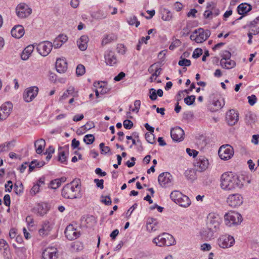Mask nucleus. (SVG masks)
I'll return each mask as SVG.
<instances>
[{
    "label": "nucleus",
    "instance_id": "nucleus-36",
    "mask_svg": "<svg viewBox=\"0 0 259 259\" xmlns=\"http://www.w3.org/2000/svg\"><path fill=\"white\" fill-rule=\"evenodd\" d=\"M62 148L59 147L58 156V160L63 164H67V157L64 151H62Z\"/></svg>",
    "mask_w": 259,
    "mask_h": 259
},
{
    "label": "nucleus",
    "instance_id": "nucleus-57",
    "mask_svg": "<svg viewBox=\"0 0 259 259\" xmlns=\"http://www.w3.org/2000/svg\"><path fill=\"white\" fill-rule=\"evenodd\" d=\"M23 190H24L23 185L22 183H20L19 184V188H17V189H16V190H15V192L17 195H20L23 193Z\"/></svg>",
    "mask_w": 259,
    "mask_h": 259
},
{
    "label": "nucleus",
    "instance_id": "nucleus-14",
    "mask_svg": "<svg viewBox=\"0 0 259 259\" xmlns=\"http://www.w3.org/2000/svg\"><path fill=\"white\" fill-rule=\"evenodd\" d=\"M13 108V105L10 102L3 104L0 107V121L5 120L10 114Z\"/></svg>",
    "mask_w": 259,
    "mask_h": 259
},
{
    "label": "nucleus",
    "instance_id": "nucleus-5",
    "mask_svg": "<svg viewBox=\"0 0 259 259\" xmlns=\"http://www.w3.org/2000/svg\"><path fill=\"white\" fill-rule=\"evenodd\" d=\"M224 219L226 224L229 227L239 225L242 221L241 215L234 211H230L226 213L224 215Z\"/></svg>",
    "mask_w": 259,
    "mask_h": 259
},
{
    "label": "nucleus",
    "instance_id": "nucleus-52",
    "mask_svg": "<svg viewBox=\"0 0 259 259\" xmlns=\"http://www.w3.org/2000/svg\"><path fill=\"white\" fill-rule=\"evenodd\" d=\"M95 183L98 188L103 189L104 188V180L103 179L99 180L98 179H95L94 180Z\"/></svg>",
    "mask_w": 259,
    "mask_h": 259
},
{
    "label": "nucleus",
    "instance_id": "nucleus-56",
    "mask_svg": "<svg viewBox=\"0 0 259 259\" xmlns=\"http://www.w3.org/2000/svg\"><path fill=\"white\" fill-rule=\"evenodd\" d=\"M140 106H141V102L140 100H137L135 101L134 102V106H135V108H133L132 110L133 112H139V110L140 109Z\"/></svg>",
    "mask_w": 259,
    "mask_h": 259
},
{
    "label": "nucleus",
    "instance_id": "nucleus-38",
    "mask_svg": "<svg viewBox=\"0 0 259 259\" xmlns=\"http://www.w3.org/2000/svg\"><path fill=\"white\" fill-rule=\"evenodd\" d=\"M61 184V181L60 179H55L54 180H52L50 182V185L49 186V187L53 189H56Z\"/></svg>",
    "mask_w": 259,
    "mask_h": 259
},
{
    "label": "nucleus",
    "instance_id": "nucleus-63",
    "mask_svg": "<svg viewBox=\"0 0 259 259\" xmlns=\"http://www.w3.org/2000/svg\"><path fill=\"white\" fill-rule=\"evenodd\" d=\"M60 39L57 37L54 40L53 44V47H54L55 49H58L60 48L63 43L61 41H60Z\"/></svg>",
    "mask_w": 259,
    "mask_h": 259
},
{
    "label": "nucleus",
    "instance_id": "nucleus-9",
    "mask_svg": "<svg viewBox=\"0 0 259 259\" xmlns=\"http://www.w3.org/2000/svg\"><path fill=\"white\" fill-rule=\"evenodd\" d=\"M235 243V239L232 236L224 235L220 237L218 240L219 246L223 248L230 247Z\"/></svg>",
    "mask_w": 259,
    "mask_h": 259
},
{
    "label": "nucleus",
    "instance_id": "nucleus-16",
    "mask_svg": "<svg viewBox=\"0 0 259 259\" xmlns=\"http://www.w3.org/2000/svg\"><path fill=\"white\" fill-rule=\"evenodd\" d=\"M226 120L230 125H235L239 120V114L234 109H231L226 113Z\"/></svg>",
    "mask_w": 259,
    "mask_h": 259
},
{
    "label": "nucleus",
    "instance_id": "nucleus-19",
    "mask_svg": "<svg viewBox=\"0 0 259 259\" xmlns=\"http://www.w3.org/2000/svg\"><path fill=\"white\" fill-rule=\"evenodd\" d=\"M105 62L107 65L113 66L117 63V58L115 53L111 50H107L104 54Z\"/></svg>",
    "mask_w": 259,
    "mask_h": 259
},
{
    "label": "nucleus",
    "instance_id": "nucleus-17",
    "mask_svg": "<svg viewBox=\"0 0 259 259\" xmlns=\"http://www.w3.org/2000/svg\"><path fill=\"white\" fill-rule=\"evenodd\" d=\"M64 233L66 238L69 240L77 238L79 235V232L77 231L72 225H69L65 229Z\"/></svg>",
    "mask_w": 259,
    "mask_h": 259
},
{
    "label": "nucleus",
    "instance_id": "nucleus-7",
    "mask_svg": "<svg viewBox=\"0 0 259 259\" xmlns=\"http://www.w3.org/2000/svg\"><path fill=\"white\" fill-rule=\"evenodd\" d=\"M234 153V151L233 147L228 144L221 146L218 151V154L220 158L225 161L231 159Z\"/></svg>",
    "mask_w": 259,
    "mask_h": 259
},
{
    "label": "nucleus",
    "instance_id": "nucleus-24",
    "mask_svg": "<svg viewBox=\"0 0 259 259\" xmlns=\"http://www.w3.org/2000/svg\"><path fill=\"white\" fill-rule=\"evenodd\" d=\"M215 4L212 2L207 3L206 10L203 13L204 18L205 19H212V11L215 6Z\"/></svg>",
    "mask_w": 259,
    "mask_h": 259
},
{
    "label": "nucleus",
    "instance_id": "nucleus-28",
    "mask_svg": "<svg viewBox=\"0 0 259 259\" xmlns=\"http://www.w3.org/2000/svg\"><path fill=\"white\" fill-rule=\"evenodd\" d=\"M33 50L34 46L33 45H29L26 47L21 53V59L23 60H27L33 52Z\"/></svg>",
    "mask_w": 259,
    "mask_h": 259
},
{
    "label": "nucleus",
    "instance_id": "nucleus-21",
    "mask_svg": "<svg viewBox=\"0 0 259 259\" xmlns=\"http://www.w3.org/2000/svg\"><path fill=\"white\" fill-rule=\"evenodd\" d=\"M210 31L208 29L200 31L198 34L195 37V41L197 43H202L205 41L210 35Z\"/></svg>",
    "mask_w": 259,
    "mask_h": 259
},
{
    "label": "nucleus",
    "instance_id": "nucleus-53",
    "mask_svg": "<svg viewBox=\"0 0 259 259\" xmlns=\"http://www.w3.org/2000/svg\"><path fill=\"white\" fill-rule=\"evenodd\" d=\"M162 70V69L160 67L158 68L156 67L155 68V72L151 75V77H150V80L151 82H152L153 81V77H157L160 74V71Z\"/></svg>",
    "mask_w": 259,
    "mask_h": 259
},
{
    "label": "nucleus",
    "instance_id": "nucleus-61",
    "mask_svg": "<svg viewBox=\"0 0 259 259\" xmlns=\"http://www.w3.org/2000/svg\"><path fill=\"white\" fill-rule=\"evenodd\" d=\"M83 127L85 130H89L95 127V124L93 121H89L83 126Z\"/></svg>",
    "mask_w": 259,
    "mask_h": 259
},
{
    "label": "nucleus",
    "instance_id": "nucleus-43",
    "mask_svg": "<svg viewBox=\"0 0 259 259\" xmlns=\"http://www.w3.org/2000/svg\"><path fill=\"white\" fill-rule=\"evenodd\" d=\"M85 67L82 64H79L77 66L76 69V74L77 76L83 75L85 72Z\"/></svg>",
    "mask_w": 259,
    "mask_h": 259
},
{
    "label": "nucleus",
    "instance_id": "nucleus-6",
    "mask_svg": "<svg viewBox=\"0 0 259 259\" xmlns=\"http://www.w3.org/2000/svg\"><path fill=\"white\" fill-rule=\"evenodd\" d=\"M175 240L173 236L168 233H163L153 240V242L159 246H169L174 244Z\"/></svg>",
    "mask_w": 259,
    "mask_h": 259
},
{
    "label": "nucleus",
    "instance_id": "nucleus-25",
    "mask_svg": "<svg viewBox=\"0 0 259 259\" xmlns=\"http://www.w3.org/2000/svg\"><path fill=\"white\" fill-rule=\"evenodd\" d=\"M252 7L250 5L246 3H242L237 7V12L239 15H245L251 10Z\"/></svg>",
    "mask_w": 259,
    "mask_h": 259
},
{
    "label": "nucleus",
    "instance_id": "nucleus-20",
    "mask_svg": "<svg viewBox=\"0 0 259 259\" xmlns=\"http://www.w3.org/2000/svg\"><path fill=\"white\" fill-rule=\"evenodd\" d=\"M209 162L208 160L204 156H199L197 160L195 166L199 168V171H203L205 170L208 167Z\"/></svg>",
    "mask_w": 259,
    "mask_h": 259
},
{
    "label": "nucleus",
    "instance_id": "nucleus-39",
    "mask_svg": "<svg viewBox=\"0 0 259 259\" xmlns=\"http://www.w3.org/2000/svg\"><path fill=\"white\" fill-rule=\"evenodd\" d=\"M95 141V137L92 134L86 135L83 138V141L88 145L92 144Z\"/></svg>",
    "mask_w": 259,
    "mask_h": 259
},
{
    "label": "nucleus",
    "instance_id": "nucleus-45",
    "mask_svg": "<svg viewBox=\"0 0 259 259\" xmlns=\"http://www.w3.org/2000/svg\"><path fill=\"white\" fill-rule=\"evenodd\" d=\"M50 229H49V226L48 225H45L42 226V227L39 229V234L41 236H46L50 232Z\"/></svg>",
    "mask_w": 259,
    "mask_h": 259
},
{
    "label": "nucleus",
    "instance_id": "nucleus-49",
    "mask_svg": "<svg viewBox=\"0 0 259 259\" xmlns=\"http://www.w3.org/2000/svg\"><path fill=\"white\" fill-rule=\"evenodd\" d=\"M202 53L203 51L201 48H197L194 50L193 53L192 57L195 59H197L202 54Z\"/></svg>",
    "mask_w": 259,
    "mask_h": 259
},
{
    "label": "nucleus",
    "instance_id": "nucleus-33",
    "mask_svg": "<svg viewBox=\"0 0 259 259\" xmlns=\"http://www.w3.org/2000/svg\"><path fill=\"white\" fill-rule=\"evenodd\" d=\"M212 105H213L214 107L211 109V111L213 112L217 111L223 108L225 105V101L223 99H222L221 100H217L213 102Z\"/></svg>",
    "mask_w": 259,
    "mask_h": 259
},
{
    "label": "nucleus",
    "instance_id": "nucleus-8",
    "mask_svg": "<svg viewBox=\"0 0 259 259\" xmlns=\"http://www.w3.org/2000/svg\"><path fill=\"white\" fill-rule=\"evenodd\" d=\"M16 13L19 18H24L31 14L32 9L26 4L21 3L17 6Z\"/></svg>",
    "mask_w": 259,
    "mask_h": 259
},
{
    "label": "nucleus",
    "instance_id": "nucleus-30",
    "mask_svg": "<svg viewBox=\"0 0 259 259\" xmlns=\"http://www.w3.org/2000/svg\"><path fill=\"white\" fill-rule=\"evenodd\" d=\"M256 116L251 112H248L245 114V121L247 124L252 125L255 122Z\"/></svg>",
    "mask_w": 259,
    "mask_h": 259
},
{
    "label": "nucleus",
    "instance_id": "nucleus-1",
    "mask_svg": "<svg viewBox=\"0 0 259 259\" xmlns=\"http://www.w3.org/2000/svg\"><path fill=\"white\" fill-rule=\"evenodd\" d=\"M243 183L239 176L232 172H226L221 177V187L226 191H231L236 188H241Z\"/></svg>",
    "mask_w": 259,
    "mask_h": 259
},
{
    "label": "nucleus",
    "instance_id": "nucleus-23",
    "mask_svg": "<svg viewBox=\"0 0 259 259\" xmlns=\"http://www.w3.org/2000/svg\"><path fill=\"white\" fill-rule=\"evenodd\" d=\"M24 29L21 25L15 26L11 30L12 36L17 38L22 37L24 34Z\"/></svg>",
    "mask_w": 259,
    "mask_h": 259
},
{
    "label": "nucleus",
    "instance_id": "nucleus-50",
    "mask_svg": "<svg viewBox=\"0 0 259 259\" xmlns=\"http://www.w3.org/2000/svg\"><path fill=\"white\" fill-rule=\"evenodd\" d=\"M123 126L127 130H130L133 126V122L129 119H125L123 122Z\"/></svg>",
    "mask_w": 259,
    "mask_h": 259
},
{
    "label": "nucleus",
    "instance_id": "nucleus-54",
    "mask_svg": "<svg viewBox=\"0 0 259 259\" xmlns=\"http://www.w3.org/2000/svg\"><path fill=\"white\" fill-rule=\"evenodd\" d=\"M247 99L248 100V103L251 106L253 105L256 103L257 100L256 96L254 95H252L250 96H248L247 97Z\"/></svg>",
    "mask_w": 259,
    "mask_h": 259
},
{
    "label": "nucleus",
    "instance_id": "nucleus-2",
    "mask_svg": "<svg viewBox=\"0 0 259 259\" xmlns=\"http://www.w3.org/2000/svg\"><path fill=\"white\" fill-rule=\"evenodd\" d=\"M79 179H74L62 189L61 195L65 199H76L81 197Z\"/></svg>",
    "mask_w": 259,
    "mask_h": 259
},
{
    "label": "nucleus",
    "instance_id": "nucleus-46",
    "mask_svg": "<svg viewBox=\"0 0 259 259\" xmlns=\"http://www.w3.org/2000/svg\"><path fill=\"white\" fill-rule=\"evenodd\" d=\"M221 56L222 57V59L221 60H228L231 58V54L229 51L224 50L222 51Z\"/></svg>",
    "mask_w": 259,
    "mask_h": 259
},
{
    "label": "nucleus",
    "instance_id": "nucleus-27",
    "mask_svg": "<svg viewBox=\"0 0 259 259\" xmlns=\"http://www.w3.org/2000/svg\"><path fill=\"white\" fill-rule=\"evenodd\" d=\"M46 146V142L45 140L43 139H40L38 140H36L34 142V146L36 149V152L38 154H41Z\"/></svg>",
    "mask_w": 259,
    "mask_h": 259
},
{
    "label": "nucleus",
    "instance_id": "nucleus-40",
    "mask_svg": "<svg viewBox=\"0 0 259 259\" xmlns=\"http://www.w3.org/2000/svg\"><path fill=\"white\" fill-rule=\"evenodd\" d=\"M195 99L196 98L194 95L188 96L184 99V102L187 105L190 106L194 104Z\"/></svg>",
    "mask_w": 259,
    "mask_h": 259
},
{
    "label": "nucleus",
    "instance_id": "nucleus-48",
    "mask_svg": "<svg viewBox=\"0 0 259 259\" xmlns=\"http://www.w3.org/2000/svg\"><path fill=\"white\" fill-rule=\"evenodd\" d=\"M149 98L151 100L155 101L157 99V93L156 91L153 88H151L149 90Z\"/></svg>",
    "mask_w": 259,
    "mask_h": 259
},
{
    "label": "nucleus",
    "instance_id": "nucleus-41",
    "mask_svg": "<svg viewBox=\"0 0 259 259\" xmlns=\"http://www.w3.org/2000/svg\"><path fill=\"white\" fill-rule=\"evenodd\" d=\"M127 22L130 25H135L136 27H138L140 25V22L138 20L137 18L135 16H133L129 18Z\"/></svg>",
    "mask_w": 259,
    "mask_h": 259
},
{
    "label": "nucleus",
    "instance_id": "nucleus-13",
    "mask_svg": "<svg viewBox=\"0 0 259 259\" xmlns=\"http://www.w3.org/2000/svg\"><path fill=\"white\" fill-rule=\"evenodd\" d=\"M158 181L161 187L169 186L172 184V176L169 172H162L159 175Z\"/></svg>",
    "mask_w": 259,
    "mask_h": 259
},
{
    "label": "nucleus",
    "instance_id": "nucleus-51",
    "mask_svg": "<svg viewBox=\"0 0 259 259\" xmlns=\"http://www.w3.org/2000/svg\"><path fill=\"white\" fill-rule=\"evenodd\" d=\"M101 202L106 205H110L112 203L111 198L109 196H102Z\"/></svg>",
    "mask_w": 259,
    "mask_h": 259
},
{
    "label": "nucleus",
    "instance_id": "nucleus-37",
    "mask_svg": "<svg viewBox=\"0 0 259 259\" xmlns=\"http://www.w3.org/2000/svg\"><path fill=\"white\" fill-rule=\"evenodd\" d=\"M34 209L40 216L44 215L47 211L46 207H44L43 205L39 204L37 205Z\"/></svg>",
    "mask_w": 259,
    "mask_h": 259
},
{
    "label": "nucleus",
    "instance_id": "nucleus-34",
    "mask_svg": "<svg viewBox=\"0 0 259 259\" xmlns=\"http://www.w3.org/2000/svg\"><path fill=\"white\" fill-rule=\"evenodd\" d=\"M117 38L116 35L114 34L106 35L102 41V45H106L112 41L116 40Z\"/></svg>",
    "mask_w": 259,
    "mask_h": 259
},
{
    "label": "nucleus",
    "instance_id": "nucleus-42",
    "mask_svg": "<svg viewBox=\"0 0 259 259\" xmlns=\"http://www.w3.org/2000/svg\"><path fill=\"white\" fill-rule=\"evenodd\" d=\"M40 184H35L30 191V194L34 196L40 191Z\"/></svg>",
    "mask_w": 259,
    "mask_h": 259
},
{
    "label": "nucleus",
    "instance_id": "nucleus-11",
    "mask_svg": "<svg viewBox=\"0 0 259 259\" xmlns=\"http://www.w3.org/2000/svg\"><path fill=\"white\" fill-rule=\"evenodd\" d=\"M38 88L33 86L27 88L23 93V99L26 102H31L38 94Z\"/></svg>",
    "mask_w": 259,
    "mask_h": 259
},
{
    "label": "nucleus",
    "instance_id": "nucleus-35",
    "mask_svg": "<svg viewBox=\"0 0 259 259\" xmlns=\"http://www.w3.org/2000/svg\"><path fill=\"white\" fill-rule=\"evenodd\" d=\"M74 88L73 87H69L68 89L63 93V95L60 98V101L66 99L69 95L74 96L73 95Z\"/></svg>",
    "mask_w": 259,
    "mask_h": 259
},
{
    "label": "nucleus",
    "instance_id": "nucleus-26",
    "mask_svg": "<svg viewBox=\"0 0 259 259\" xmlns=\"http://www.w3.org/2000/svg\"><path fill=\"white\" fill-rule=\"evenodd\" d=\"M89 37L87 35H82L77 41V45L81 51H85L88 47Z\"/></svg>",
    "mask_w": 259,
    "mask_h": 259
},
{
    "label": "nucleus",
    "instance_id": "nucleus-44",
    "mask_svg": "<svg viewBox=\"0 0 259 259\" xmlns=\"http://www.w3.org/2000/svg\"><path fill=\"white\" fill-rule=\"evenodd\" d=\"M145 139L146 141L151 144L155 143V141L154 140V135L153 133H146L145 134Z\"/></svg>",
    "mask_w": 259,
    "mask_h": 259
},
{
    "label": "nucleus",
    "instance_id": "nucleus-3",
    "mask_svg": "<svg viewBox=\"0 0 259 259\" xmlns=\"http://www.w3.org/2000/svg\"><path fill=\"white\" fill-rule=\"evenodd\" d=\"M207 223V228L203 231V235L208 238H210L213 236L214 232L219 228L220 218L214 214L209 213Z\"/></svg>",
    "mask_w": 259,
    "mask_h": 259
},
{
    "label": "nucleus",
    "instance_id": "nucleus-59",
    "mask_svg": "<svg viewBox=\"0 0 259 259\" xmlns=\"http://www.w3.org/2000/svg\"><path fill=\"white\" fill-rule=\"evenodd\" d=\"M4 203L7 206H10L11 204L10 196L9 194H6L4 197Z\"/></svg>",
    "mask_w": 259,
    "mask_h": 259
},
{
    "label": "nucleus",
    "instance_id": "nucleus-64",
    "mask_svg": "<svg viewBox=\"0 0 259 259\" xmlns=\"http://www.w3.org/2000/svg\"><path fill=\"white\" fill-rule=\"evenodd\" d=\"M125 76V74L123 72H120L117 76H116L114 80L116 81H119Z\"/></svg>",
    "mask_w": 259,
    "mask_h": 259
},
{
    "label": "nucleus",
    "instance_id": "nucleus-58",
    "mask_svg": "<svg viewBox=\"0 0 259 259\" xmlns=\"http://www.w3.org/2000/svg\"><path fill=\"white\" fill-rule=\"evenodd\" d=\"M186 152L189 156H192L193 157H196L198 153V152L196 150H192L188 148L186 149Z\"/></svg>",
    "mask_w": 259,
    "mask_h": 259
},
{
    "label": "nucleus",
    "instance_id": "nucleus-31",
    "mask_svg": "<svg viewBox=\"0 0 259 259\" xmlns=\"http://www.w3.org/2000/svg\"><path fill=\"white\" fill-rule=\"evenodd\" d=\"M162 17L161 18L164 21H169L172 19V13L166 8H163L161 10Z\"/></svg>",
    "mask_w": 259,
    "mask_h": 259
},
{
    "label": "nucleus",
    "instance_id": "nucleus-18",
    "mask_svg": "<svg viewBox=\"0 0 259 259\" xmlns=\"http://www.w3.org/2000/svg\"><path fill=\"white\" fill-rule=\"evenodd\" d=\"M57 249L56 248L48 247L44 250L42 254V259H57Z\"/></svg>",
    "mask_w": 259,
    "mask_h": 259
},
{
    "label": "nucleus",
    "instance_id": "nucleus-22",
    "mask_svg": "<svg viewBox=\"0 0 259 259\" xmlns=\"http://www.w3.org/2000/svg\"><path fill=\"white\" fill-rule=\"evenodd\" d=\"M56 68L58 72L64 73L67 69V63L64 59L58 58L56 62Z\"/></svg>",
    "mask_w": 259,
    "mask_h": 259
},
{
    "label": "nucleus",
    "instance_id": "nucleus-15",
    "mask_svg": "<svg viewBox=\"0 0 259 259\" xmlns=\"http://www.w3.org/2000/svg\"><path fill=\"white\" fill-rule=\"evenodd\" d=\"M184 131L179 126L172 128L170 130V136L175 142H181L184 139Z\"/></svg>",
    "mask_w": 259,
    "mask_h": 259
},
{
    "label": "nucleus",
    "instance_id": "nucleus-32",
    "mask_svg": "<svg viewBox=\"0 0 259 259\" xmlns=\"http://www.w3.org/2000/svg\"><path fill=\"white\" fill-rule=\"evenodd\" d=\"M45 164V162L37 161L36 160L32 161L29 165V172L32 171L35 167H41Z\"/></svg>",
    "mask_w": 259,
    "mask_h": 259
},
{
    "label": "nucleus",
    "instance_id": "nucleus-62",
    "mask_svg": "<svg viewBox=\"0 0 259 259\" xmlns=\"http://www.w3.org/2000/svg\"><path fill=\"white\" fill-rule=\"evenodd\" d=\"M79 145V141L76 140L75 139H73L71 142V147L73 149L78 148V150H80V148L78 147Z\"/></svg>",
    "mask_w": 259,
    "mask_h": 259
},
{
    "label": "nucleus",
    "instance_id": "nucleus-29",
    "mask_svg": "<svg viewBox=\"0 0 259 259\" xmlns=\"http://www.w3.org/2000/svg\"><path fill=\"white\" fill-rule=\"evenodd\" d=\"M220 65L224 68L230 69L236 66V62L230 59L228 60H221Z\"/></svg>",
    "mask_w": 259,
    "mask_h": 259
},
{
    "label": "nucleus",
    "instance_id": "nucleus-10",
    "mask_svg": "<svg viewBox=\"0 0 259 259\" xmlns=\"http://www.w3.org/2000/svg\"><path fill=\"white\" fill-rule=\"evenodd\" d=\"M53 44L49 41H44L39 43L37 46L38 52L42 56H47L51 52Z\"/></svg>",
    "mask_w": 259,
    "mask_h": 259
},
{
    "label": "nucleus",
    "instance_id": "nucleus-12",
    "mask_svg": "<svg viewBox=\"0 0 259 259\" xmlns=\"http://www.w3.org/2000/svg\"><path fill=\"white\" fill-rule=\"evenodd\" d=\"M227 203L232 207L240 206L243 203V197L238 193L229 195L227 199Z\"/></svg>",
    "mask_w": 259,
    "mask_h": 259
},
{
    "label": "nucleus",
    "instance_id": "nucleus-47",
    "mask_svg": "<svg viewBox=\"0 0 259 259\" xmlns=\"http://www.w3.org/2000/svg\"><path fill=\"white\" fill-rule=\"evenodd\" d=\"M182 60H180L178 62V64L181 66H189L191 65V61L190 60L182 58V56L181 57Z\"/></svg>",
    "mask_w": 259,
    "mask_h": 259
},
{
    "label": "nucleus",
    "instance_id": "nucleus-4",
    "mask_svg": "<svg viewBox=\"0 0 259 259\" xmlns=\"http://www.w3.org/2000/svg\"><path fill=\"white\" fill-rule=\"evenodd\" d=\"M170 197L172 201L182 207H187L191 204L189 198L179 191H173L170 195Z\"/></svg>",
    "mask_w": 259,
    "mask_h": 259
},
{
    "label": "nucleus",
    "instance_id": "nucleus-60",
    "mask_svg": "<svg viewBox=\"0 0 259 259\" xmlns=\"http://www.w3.org/2000/svg\"><path fill=\"white\" fill-rule=\"evenodd\" d=\"M8 247L7 242L4 239H0V250L4 248L5 251H7V248Z\"/></svg>",
    "mask_w": 259,
    "mask_h": 259
},
{
    "label": "nucleus",
    "instance_id": "nucleus-55",
    "mask_svg": "<svg viewBox=\"0 0 259 259\" xmlns=\"http://www.w3.org/2000/svg\"><path fill=\"white\" fill-rule=\"evenodd\" d=\"M13 184L12 181L10 180L7 182V183L5 184V191L11 192L13 188Z\"/></svg>",
    "mask_w": 259,
    "mask_h": 259
}]
</instances>
